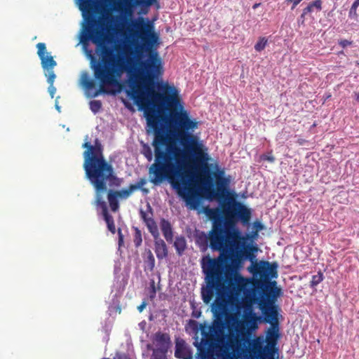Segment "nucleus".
<instances>
[{"label": "nucleus", "instance_id": "obj_1", "mask_svg": "<svg viewBox=\"0 0 359 359\" xmlns=\"http://www.w3.org/2000/svg\"><path fill=\"white\" fill-rule=\"evenodd\" d=\"M99 57L89 54L95 82L88 73L82 75V86L88 95L97 97L101 93L115 94L122 90L120 78L123 72L129 74L127 95L144 111L147 126L154 131V162L149 168L151 182L159 184L168 181L191 210L199 205V197L210 201L226 198L229 193L230 177H224V170L213 173L216 189L209 175L210 157L207 149L193 133L199 122L191 118L184 109L179 91L168 81H158L157 91L153 86L163 74V60L158 48L160 43H130L134 45L137 55L144 52L147 58L138 62L136 73L131 74L134 55L133 48L125 45V56L119 53V46L107 43H94Z\"/></svg>", "mask_w": 359, "mask_h": 359}, {"label": "nucleus", "instance_id": "obj_2", "mask_svg": "<svg viewBox=\"0 0 359 359\" xmlns=\"http://www.w3.org/2000/svg\"><path fill=\"white\" fill-rule=\"evenodd\" d=\"M206 217L212 222V229L205 241H209V246L213 251L219 252L222 259L245 258L251 262L255 258L257 248L254 245H245L248 235L243 236L236 224L241 222L243 225L250 224L252 212L243 203L233 201L222 203V209L203 208Z\"/></svg>", "mask_w": 359, "mask_h": 359}, {"label": "nucleus", "instance_id": "obj_3", "mask_svg": "<svg viewBox=\"0 0 359 359\" xmlns=\"http://www.w3.org/2000/svg\"><path fill=\"white\" fill-rule=\"evenodd\" d=\"M222 256L215 258L206 257L202 260L205 273V285L201 288V297L205 304H210L215 294L211 309L215 315L221 314L225 304L221 298L239 296L245 290L248 280L238 272L245 258L222 259Z\"/></svg>", "mask_w": 359, "mask_h": 359}, {"label": "nucleus", "instance_id": "obj_4", "mask_svg": "<svg viewBox=\"0 0 359 359\" xmlns=\"http://www.w3.org/2000/svg\"><path fill=\"white\" fill-rule=\"evenodd\" d=\"M82 147L86 149L83 153V169L86 178L95 191V198L102 197V193L107 191V184L118 187L122 180L118 178L113 168L103 154V147L96 139L94 144L85 142Z\"/></svg>", "mask_w": 359, "mask_h": 359}, {"label": "nucleus", "instance_id": "obj_5", "mask_svg": "<svg viewBox=\"0 0 359 359\" xmlns=\"http://www.w3.org/2000/svg\"><path fill=\"white\" fill-rule=\"evenodd\" d=\"M282 294V289L277 286V282L276 280L269 281L262 285L260 296H255L253 299L262 311L264 321L271 325L266 331L265 339L267 359H275V355L278 351L276 345L280 337L278 317L280 308L276 304V302L277 298Z\"/></svg>", "mask_w": 359, "mask_h": 359}, {"label": "nucleus", "instance_id": "obj_6", "mask_svg": "<svg viewBox=\"0 0 359 359\" xmlns=\"http://www.w3.org/2000/svg\"><path fill=\"white\" fill-rule=\"evenodd\" d=\"M36 48L37 55L41 60L42 68L46 71L45 76L47 77V82L49 84L48 92L51 98H53L56 92V88L53 86L56 77L53 69L57 65V62L53 59V57L47 53L46 46L44 43H37Z\"/></svg>", "mask_w": 359, "mask_h": 359}, {"label": "nucleus", "instance_id": "obj_7", "mask_svg": "<svg viewBox=\"0 0 359 359\" xmlns=\"http://www.w3.org/2000/svg\"><path fill=\"white\" fill-rule=\"evenodd\" d=\"M251 347L248 348H240L241 341L238 338H229V346L237 355L244 354L245 359H267L266 351L265 346L263 347L262 342L259 339H255L250 344Z\"/></svg>", "mask_w": 359, "mask_h": 359}, {"label": "nucleus", "instance_id": "obj_8", "mask_svg": "<svg viewBox=\"0 0 359 359\" xmlns=\"http://www.w3.org/2000/svg\"><path fill=\"white\" fill-rule=\"evenodd\" d=\"M278 264L276 262L270 263L266 261L259 263H253L250 267V272L255 276H259L265 280L269 278H276L278 277Z\"/></svg>", "mask_w": 359, "mask_h": 359}, {"label": "nucleus", "instance_id": "obj_9", "mask_svg": "<svg viewBox=\"0 0 359 359\" xmlns=\"http://www.w3.org/2000/svg\"><path fill=\"white\" fill-rule=\"evenodd\" d=\"M147 211L145 212L142 210H140V215L141 219L145 223L147 226L149 232L151 235L156 238L158 236V231L156 222L153 218V209L151 205L148 203L147 205Z\"/></svg>", "mask_w": 359, "mask_h": 359}, {"label": "nucleus", "instance_id": "obj_10", "mask_svg": "<svg viewBox=\"0 0 359 359\" xmlns=\"http://www.w3.org/2000/svg\"><path fill=\"white\" fill-rule=\"evenodd\" d=\"M187 325L189 329H190L194 334H197L200 330H201L203 338L201 339L200 344L198 345L196 344V346L198 347V351L199 348H205L208 351L207 347L210 345V342L207 337L209 336V334L208 332L203 330L204 325L202 324H198V323L195 320H189Z\"/></svg>", "mask_w": 359, "mask_h": 359}, {"label": "nucleus", "instance_id": "obj_11", "mask_svg": "<svg viewBox=\"0 0 359 359\" xmlns=\"http://www.w3.org/2000/svg\"><path fill=\"white\" fill-rule=\"evenodd\" d=\"M95 204L100 206L104 219L107 224L108 230L113 234L116 233V226L113 217L109 213L106 203L102 197L95 198Z\"/></svg>", "mask_w": 359, "mask_h": 359}, {"label": "nucleus", "instance_id": "obj_12", "mask_svg": "<svg viewBox=\"0 0 359 359\" xmlns=\"http://www.w3.org/2000/svg\"><path fill=\"white\" fill-rule=\"evenodd\" d=\"M153 343L154 348L168 351L171 345L170 337L168 333L157 332L153 337Z\"/></svg>", "mask_w": 359, "mask_h": 359}, {"label": "nucleus", "instance_id": "obj_13", "mask_svg": "<svg viewBox=\"0 0 359 359\" xmlns=\"http://www.w3.org/2000/svg\"><path fill=\"white\" fill-rule=\"evenodd\" d=\"M175 356L180 359H192V352L187 346L184 340L177 341L175 344Z\"/></svg>", "mask_w": 359, "mask_h": 359}, {"label": "nucleus", "instance_id": "obj_14", "mask_svg": "<svg viewBox=\"0 0 359 359\" xmlns=\"http://www.w3.org/2000/svg\"><path fill=\"white\" fill-rule=\"evenodd\" d=\"M154 251L158 259H163L168 257V250L165 241L158 236L154 238Z\"/></svg>", "mask_w": 359, "mask_h": 359}, {"label": "nucleus", "instance_id": "obj_15", "mask_svg": "<svg viewBox=\"0 0 359 359\" xmlns=\"http://www.w3.org/2000/svg\"><path fill=\"white\" fill-rule=\"evenodd\" d=\"M106 1L113 7L114 11L126 13L128 11L131 13L132 4L128 0H106Z\"/></svg>", "mask_w": 359, "mask_h": 359}, {"label": "nucleus", "instance_id": "obj_16", "mask_svg": "<svg viewBox=\"0 0 359 359\" xmlns=\"http://www.w3.org/2000/svg\"><path fill=\"white\" fill-rule=\"evenodd\" d=\"M160 226L166 241L172 243L173 240V231L170 222L165 219H161Z\"/></svg>", "mask_w": 359, "mask_h": 359}, {"label": "nucleus", "instance_id": "obj_17", "mask_svg": "<svg viewBox=\"0 0 359 359\" xmlns=\"http://www.w3.org/2000/svg\"><path fill=\"white\" fill-rule=\"evenodd\" d=\"M225 323L223 320L217 319L214 320L212 326L210 327V331L212 335L216 336L217 338L223 337L224 336Z\"/></svg>", "mask_w": 359, "mask_h": 359}, {"label": "nucleus", "instance_id": "obj_18", "mask_svg": "<svg viewBox=\"0 0 359 359\" xmlns=\"http://www.w3.org/2000/svg\"><path fill=\"white\" fill-rule=\"evenodd\" d=\"M118 197L116 195L115 190L109 189L107 192V200L111 211L116 212L119 209Z\"/></svg>", "mask_w": 359, "mask_h": 359}, {"label": "nucleus", "instance_id": "obj_19", "mask_svg": "<svg viewBox=\"0 0 359 359\" xmlns=\"http://www.w3.org/2000/svg\"><path fill=\"white\" fill-rule=\"evenodd\" d=\"M173 246L177 255L182 256L187 249V241L182 236H177L174 241Z\"/></svg>", "mask_w": 359, "mask_h": 359}, {"label": "nucleus", "instance_id": "obj_20", "mask_svg": "<svg viewBox=\"0 0 359 359\" xmlns=\"http://www.w3.org/2000/svg\"><path fill=\"white\" fill-rule=\"evenodd\" d=\"M147 349L152 350L151 359H167V353L168 351L153 348L151 344H147Z\"/></svg>", "mask_w": 359, "mask_h": 359}, {"label": "nucleus", "instance_id": "obj_21", "mask_svg": "<svg viewBox=\"0 0 359 359\" xmlns=\"http://www.w3.org/2000/svg\"><path fill=\"white\" fill-rule=\"evenodd\" d=\"M147 183V180L144 178H140L135 184H130L133 191L140 189L144 195H147L149 192V189L144 188V186Z\"/></svg>", "mask_w": 359, "mask_h": 359}, {"label": "nucleus", "instance_id": "obj_22", "mask_svg": "<svg viewBox=\"0 0 359 359\" xmlns=\"http://www.w3.org/2000/svg\"><path fill=\"white\" fill-rule=\"evenodd\" d=\"M313 8H316L318 11H320L322 9V1L314 0L309 3V5L303 9L304 15H307L308 13L313 12Z\"/></svg>", "mask_w": 359, "mask_h": 359}, {"label": "nucleus", "instance_id": "obj_23", "mask_svg": "<svg viewBox=\"0 0 359 359\" xmlns=\"http://www.w3.org/2000/svg\"><path fill=\"white\" fill-rule=\"evenodd\" d=\"M115 192L116 195H117L119 198L126 199L134 192V191L130 184L127 189H123L119 191H115Z\"/></svg>", "mask_w": 359, "mask_h": 359}, {"label": "nucleus", "instance_id": "obj_24", "mask_svg": "<svg viewBox=\"0 0 359 359\" xmlns=\"http://www.w3.org/2000/svg\"><path fill=\"white\" fill-rule=\"evenodd\" d=\"M147 252V257L145 259V263L147 265L148 269L150 271H152L154 269L155 266V258L154 255L152 254L151 251L149 249L146 251Z\"/></svg>", "mask_w": 359, "mask_h": 359}, {"label": "nucleus", "instance_id": "obj_25", "mask_svg": "<svg viewBox=\"0 0 359 359\" xmlns=\"http://www.w3.org/2000/svg\"><path fill=\"white\" fill-rule=\"evenodd\" d=\"M268 43V39L266 37H259L258 41L255 45V49L257 52L262 51Z\"/></svg>", "mask_w": 359, "mask_h": 359}, {"label": "nucleus", "instance_id": "obj_26", "mask_svg": "<svg viewBox=\"0 0 359 359\" xmlns=\"http://www.w3.org/2000/svg\"><path fill=\"white\" fill-rule=\"evenodd\" d=\"M323 273L320 271L316 275L312 276V279L310 282V286L311 287H316L323 280Z\"/></svg>", "mask_w": 359, "mask_h": 359}, {"label": "nucleus", "instance_id": "obj_27", "mask_svg": "<svg viewBox=\"0 0 359 359\" xmlns=\"http://www.w3.org/2000/svg\"><path fill=\"white\" fill-rule=\"evenodd\" d=\"M157 0H134V4L142 8H148L156 2Z\"/></svg>", "mask_w": 359, "mask_h": 359}, {"label": "nucleus", "instance_id": "obj_28", "mask_svg": "<svg viewBox=\"0 0 359 359\" xmlns=\"http://www.w3.org/2000/svg\"><path fill=\"white\" fill-rule=\"evenodd\" d=\"M135 233H134V238H133V242L135 245V247H139L141 245L142 243V232L141 231L137 228H134Z\"/></svg>", "mask_w": 359, "mask_h": 359}, {"label": "nucleus", "instance_id": "obj_29", "mask_svg": "<svg viewBox=\"0 0 359 359\" xmlns=\"http://www.w3.org/2000/svg\"><path fill=\"white\" fill-rule=\"evenodd\" d=\"M102 107V102L100 100H94L90 102V109L94 113H97Z\"/></svg>", "mask_w": 359, "mask_h": 359}, {"label": "nucleus", "instance_id": "obj_30", "mask_svg": "<svg viewBox=\"0 0 359 359\" xmlns=\"http://www.w3.org/2000/svg\"><path fill=\"white\" fill-rule=\"evenodd\" d=\"M142 154L149 161L152 160V151L151 148L148 145H144Z\"/></svg>", "mask_w": 359, "mask_h": 359}, {"label": "nucleus", "instance_id": "obj_31", "mask_svg": "<svg viewBox=\"0 0 359 359\" xmlns=\"http://www.w3.org/2000/svg\"><path fill=\"white\" fill-rule=\"evenodd\" d=\"M358 6H359V0H355V1L353 2V4L351 6L349 13H348V16L350 18L357 16L356 11H357V8Z\"/></svg>", "mask_w": 359, "mask_h": 359}, {"label": "nucleus", "instance_id": "obj_32", "mask_svg": "<svg viewBox=\"0 0 359 359\" xmlns=\"http://www.w3.org/2000/svg\"><path fill=\"white\" fill-rule=\"evenodd\" d=\"M196 359H211V358L208 351H207L205 348H199V353H198Z\"/></svg>", "mask_w": 359, "mask_h": 359}, {"label": "nucleus", "instance_id": "obj_33", "mask_svg": "<svg viewBox=\"0 0 359 359\" xmlns=\"http://www.w3.org/2000/svg\"><path fill=\"white\" fill-rule=\"evenodd\" d=\"M260 159L262 161H269L270 163H273L275 161V157L272 155V151L269 152L266 154H262L260 156Z\"/></svg>", "mask_w": 359, "mask_h": 359}, {"label": "nucleus", "instance_id": "obj_34", "mask_svg": "<svg viewBox=\"0 0 359 359\" xmlns=\"http://www.w3.org/2000/svg\"><path fill=\"white\" fill-rule=\"evenodd\" d=\"M253 227L255 231L253 232L255 235H257V232L264 229V225L259 221H255L253 223Z\"/></svg>", "mask_w": 359, "mask_h": 359}, {"label": "nucleus", "instance_id": "obj_35", "mask_svg": "<svg viewBox=\"0 0 359 359\" xmlns=\"http://www.w3.org/2000/svg\"><path fill=\"white\" fill-rule=\"evenodd\" d=\"M113 359H130V358L126 353L117 351V352H116L115 355L114 356Z\"/></svg>", "mask_w": 359, "mask_h": 359}, {"label": "nucleus", "instance_id": "obj_36", "mask_svg": "<svg viewBox=\"0 0 359 359\" xmlns=\"http://www.w3.org/2000/svg\"><path fill=\"white\" fill-rule=\"evenodd\" d=\"M257 320L261 321V317L257 316L255 313H250L249 322L255 324Z\"/></svg>", "mask_w": 359, "mask_h": 359}, {"label": "nucleus", "instance_id": "obj_37", "mask_svg": "<svg viewBox=\"0 0 359 359\" xmlns=\"http://www.w3.org/2000/svg\"><path fill=\"white\" fill-rule=\"evenodd\" d=\"M351 44V41H348L346 39H342L339 41V45L342 48H346V46Z\"/></svg>", "mask_w": 359, "mask_h": 359}, {"label": "nucleus", "instance_id": "obj_38", "mask_svg": "<svg viewBox=\"0 0 359 359\" xmlns=\"http://www.w3.org/2000/svg\"><path fill=\"white\" fill-rule=\"evenodd\" d=\"M156 287H155V283L154 280L151 281V294H150V297L151 298H153L155 297L156 295Z\"/></svg>", "mask_w": 359, "mask_h": 359}, {"label": "nucleus", "instance_id": "obj_39", "mask_svg": "<svg viewBox=\"0 0 359 359\" xmlns=\"http://www.w3.org/2000/svg\"><path fill=\"white\" fill-rule=\"evenodd\" d=\"M118 245H121L123 243V236L122 234V231L121 229H118Z\"/></svg>", "mask_w": 359, "mask_h": 359}, {"label": "nucleus", "instance_id": "obj_40", "mask_svg": "<svg viewBox=\"0 0 359 359\" xmlns=\"http://www.w3.org/2000/svg\"><path fill=\"white\" fill-rule=\"evenodd\" d=\"M147 306V302L145 300H144L140 305H139L137 306V310L139 311V312H142L143 310L145 309Z\"/></svg>", "mask_w": 359, "mask_h": 359}, {"label": "nucleus", "instance_id": "obj_41", "mask_svg": "<svg viewBox=\"0 0 359 359\" xmlns=\"http://www.w3.org/2000/svg\"><path fill=\"white\" fill-rule=\"evenodd\" d=\"M302 0H287V2H292V9H294V8L302 1Z\"/></svg>", "mask_w": 359, "mask_h": 359}, {"label": "nucleus", "instance_id": "obj_42", "mask_svg": "<svg viewBox=\"0 0 359 359\" xmlns=\"http://www.w3.org/2000/svg\"><path fill=\"white\" fill-rule=\"evenodd\" d=\"M306 15H304V12L302 11V13L300 16V19L299 20V22H301L302 24H304V21H305V16Z\"/></svg>", "mask_w": 359, "mask_h": 359}, {"label": "nucleus", "instance_id": "obj_43", "mask_svg": "<svg viewBox=\"0 0 359 359\" xmlns=\"http://www.w3.org/2000/svg\"><path fill=\"white\" fill-rule=\"evenodd\" d=\"M247 236H248V234H247ZM254 236H255V235L254 234V235H252V236H250L248 234V236H249V237H248V238L245 241V245H254V246H256V247L258 248V247L257 246V245L246 244V241H247L248 239H250V238L254 237ZM245 236H246V235H245Z\"/></svg>", "mask_w": 359, "mask_h": 359}, {"label": "nucleus", "instance_id": "obj_44", "mask_svg": "<svg viewBox=\"0 0 359 359\" xmlns=\"http://www.w3.org/2000/svg\"><path fill=\"white\" fill-rule=\"evenodd\" d=\"M260 5H261V4H260V3H256V4H255L253 5L252 8H253V9H256V8H258Z\"/></svg>", "mask_w": 359, "mask_h": 359}, {"label": "nucleus", "instance_id": "obj_45", "mask_svg": "<svg viewBox=\"0 0 359 359\" xmlns=\"http://www.w3.org/2000/svg\"><path fill=\"white\" fill-rule=\"evenodd\" d=\"M200 312L198 313L193 312L192 316H194V318H198L200 316Z\"/></svg>", "mask_w": 359, "mask_h": 359}, {"label": "nucleus", "instance_id": "obj_46", "mask_svg": "<svg viewBox=\"0 0 359 359\" xmlns=\"http://www.w3.org/2000/svg\"><path fill=\"white\" fill-rule=\"evenodd\" d=\"M123 102H124V104H125V106H126V107H128V108H130V104H128V102H126V101H123Z\"/></svg>", "mask_w": 359, "mask_h": 359}, {"label": "nucleus", "instance_id": "obj_47", "mask_svg": "<svg viewBox=\"0 0 359 359\" xmlns=\"http://www.w3.org/2000/svg\"><path fill=\"white\" fill-rule=\"evenodd\" d=\"M102 359H110V358H103Z\"/></svg>", "mask_w": 359, "mask_h": 359}]
</instances>
